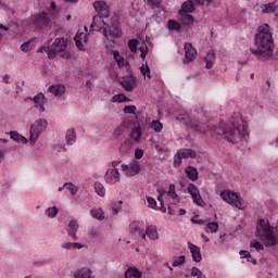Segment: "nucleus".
<instances>
[{"instance_id":"nucleus-1","label":"nucleus","mask_w":278,"mask_h":278,"mask_svg":"<svg viewBox=\"0 0 278 278\" xmlns=\"http://www.w3.org/2000/svg\"><path fill=\"white\" fill-rule=\"evenodd\" d=\"M254 45L256 49L250 48L252 55L263 61L273 58L275 41L268 24H263L257 28V34L254 36Z\"/></svg>"},{"instance_id":"nucleus-2","label":"nucleus","mask_w":278,"mask_h":278,"mask_svg":"<svg viewBox=\"0 0 278 278\" xmlns=\"http://www.w3.org/2000/svg\"><path fill=\"white\" fill-rule=\"evenodd\" d=\"M214 131L217 136H223L224 140L231 144H238L245 136H249L247 124L240 117L232 118L230 126L220 125L215 127Z\"/></svg>"},{"instance_id":"nucleus-3","label":"nucleus","mask_w":278,"mask_h":278,"mask_svg":"<svg viewBox=\"0 0 278 278\" xmlns=\"http://www.w3.org/2000/svg\"><path fill=\"white\" fill-rule=\"evenodd\" d=\"M93 8L99 15H94L92 18V23L90 25V31H100L108 38V29H110V25L103 21V18H110V7L103 0L93 2Z\"/></svg>"},{"instance_id":"nucleus-4","label":"nucleus","mask_w":278,"mask_h":278,"mask_svg":"<svg viewBox=\"0 0 278 278\" xmlns=\"http://www.w3.org/2000/svg\"><path fill=\"white\" fill-rule=\"evenodd\" d=\"M255 236L265 247H277L278 239L277 236L273 233V228H270L268 220L264 218L257 220Z\"/></svg>"},{"instance_id":"nucleus-5","label":"nucleus","mask_w":278,"mask_h":278,"mask_svg":"<svg viewBox=\"0 0 278 278\" xmlns=\"http://www.w3.org/2000/svg\"><path fill=\"white\" fill-rule=\"evenodd\" d=\"M68 49V39L61 37L56 38L51 46L48 48L49 60L55 59L58 53H61V58L65 60H71V52L66 51Z\"/></svg>"},{"instance_id":"nucleus-6","label":"nucleus","mask_w":278,"mask_h":278,"mask_svg":"<svg viewBox=\"0 0 278 278\" xmlns=\"http://www.w3.org/2000/svg\"><path fill=\"white\" fill-rule=\"evenodd\" d=\"M55 18V14L51 11H42L31 15L28 18V24L34 25L36 29H42V27H48L51 24V21Z\"/></svg>"},{"instance_id":"nucleus-7","label":"nucleus","mask_w":278,"mask_h":278,"mask_svg":"<svg viewBox=\"0 0 278 278\" xmlns=\"http://www.w3.org/2000/svg\"><path fill=\"white\" fill-rule=\"evenodd\" d=\"M49 123L45 118L37 119L31 126H30V144H36V140L40 138V135L45 129H47Z\"/></svg>"},{"instance_id":"nucleus-8","label":"nucleus","mask_w":278,"mask_h":278,"mask_svg":"<svg viewBox=\"0 0 278 278\" xmlns=\"http://www.w3.org/2000/svg\"><path fill=\"white\" fill-rule=\"evenodd\" d=\"M220 197H222L223 201H225L232 207H237V210H242V201L240 199V194H238L231 190H223L220 192Z\"/></svg>"},{"instance_id":"nucleus-9","label":"nucleus","mask_w":278,"mask_h":278,"mask_svg":"<svg viewBox=\"0 0 278 278\" xmlns=\"http://www.w3.org/2000/svg\"><path fill=\"white\" fill-rule=\"evenodd\" d=\"M129 233L132 238H142L147 240V233H144V226L140 222H134L129 225Z\"/></svg>"},{"instance_id":"nucleus-10","label":"nucleus","mask_w":278,"mask_h":278,"mask_svg":"<svg viewBox=\"0 0 278 278\" xmlns=\"http://www.w3.org/2000/svg\"><path fill=\"white\" fill-rule=\"evenodd\" d=\"M138 79L134 76V74L130 72L128 76L122 77L119 80L121 86L126 90V92H131L134 88H136Z\"/></svg>"},{"instance_id":"nucleus-11","label":"nucleus","mask_w":278,"mask_h":278,"mask_svg":"<svg viewBox=\"0 0 278 278\" xmlns=\"http://www.w3.org/2000/svg\"><path fill=\"white\" fill-rule=\"evenodd\" d=\"M187 191L192 197L193 203H195V205H199L200 207H203L205 205V201H203V198L199 192V188H197L194 184H189Z\"/></svg>"},{"instance_id":"nucleus-12","label":"nucleus","mask_w":278,"mask_h":278,"mask_svg":"<svg viewBox=\"0 0 278 278\" xmlns=\"http://www.w3.org/2000/svg\"><path fill=\"white\" fill-rule=\"evenodd\" d=\"M197 59V49L190 42L185 43V60L184 64H190V62H194Z\"/></svg>"},{"instance_id":"nucleus-13","label":"nucleus","mask_w":278,"mask_h":278,"mask_svg":"<svg viewBox=\"0 0 278 278\" xmlns=\"http://www.w3.org/2000/svg\"><path fill=\"white\" fill-rule=\"evenodd\" d=\"M104 179L106 184H118L121 181V173L118 172V168H111L105 173Z\"/></svg>"},{"instance_id":"nucleus-14","label":"nucleus","mask_w":278,"mask_h":278,"mask_svg":"<svg viewBox=\"0 0 278 278\" xmlns=\"http://www.w3.org/2000/svg\"><path fill=\"white\" fill-rule=\"evenodd\" d=\"M29 101H34L35 108L39 110V112H45V103H47V98L43 93H38L34 98L28 97Z\"/></svg>"},{"instance_id":"nucleus-15","label":"nucleus","mask_w":278,"mask_h":278,"mask_svg":"<svg viewBox=\"0 0 278 278\" xmlns=\"http://www.w3.org/2000/svg\"><path fill=\"white\" fill-rule=\"evenodd\" d=\"M188 249L191 253L192 260L193 262H201V260H203V256L201 255V248H199L198 245H194L191 242H188Z\"/></svg>"},{"instance_id":"nucleus-16","label":"nucleus","mask_w":278,"mask_h":278,"mask_svg":"<svg viewBox=\"0 0 278 278\" xmlns=\"http://www.w3.org/2000/svg\"><path fill=\"white\" fill-rule=\"evenodd\" d=\"M79 229V224L77 220L73 219L67 225V236L72 238V240H77V231Z\"/></svg>"},{"instance_id":"nucleus-17","label":"nucleus","mask_w":278,"mask_h":278,"mask_svg":"<svg viewBox=\"0 0 278 278\" xmlns=\"http://www.w3.org/2000/svg\"><path fill=\"white\" fill-rule=\"evenodd\" d=\"M178 21H180L182 25H194V16L184 11H178Z\"/></svg>"},{"instance_id":"nucleus-18","label":"nucleus","mask_w":278,"mask_h":278,"mask_svg":"<svg viewBox=\"0 0 278 278\" xmlns=\"http://www.w3.org/2000/svg\"><path fill=\"white\" fill-rule=\"evenodd\" d=\"M48 92H51L54 97H64V94H66V86L52 85L49 87Z\"/></svg>"},{"instance_id":"nucleus-19","label":"nucleus","mask_w":278,"mask_h":278,"mask_svg":"<svg viewBox=\"0 0 278 278\" xmlns=\"http://www.w3.org/2000/svg\"><path fill=\"white\" fill-rule=\"evenodd\" d=\"M141 170L140 163L138 161H134L129 165V170L126 172V177H136V175H139Z\"/></svg>"},{"instance_id":"nucleus-20","label":"nucleus","mask_w":278,"mask_h":278,"mask_svg":"<svg viewBox=\"0 0 278 278\" xmlns=\"http://www.w3.org/2000/svg\"><path fill=\"white\" fill-rule=\"evenodd\" d=\"M109 34L112 38H121V23L118 21L113 22L109 28Z\"/></svg>"},{"instance_id":"nucleus-21","label":"nucleus","mask_w":278,"mask_h":278,"mask_svg":"<svg viewBox=\"0 0 278 278\" xmlns=\"http://www.w3.org/2000/svg\"><path fill=\"white\" fill-rule=\"evenodd\" d=\"M185 173L190 181H197L199 179V170H197V168L193 166H187L185 168Z\"/></svg>"},{"instance_id":"nucleus-22","label":"nucleus","mask_w":278,"mask_h":278,"mask_svg":"<svg viewBox=\"0 0 278 278\" xmlns=\"http://www.w3.org/2000/svg\"><path fill=\"white\" fill-rule=\"evenodd\" d=\"M197 8H194V2L192 0H187L181 4L179 12H185L187 14H192Z\"/></svg>"},{"instance_id":"nucleus-23","label":"nucleus","mask_w":278,"mask_h":278,"mask_svg":"<svg viewBox=\"0 0 278 278\" xmlns=\"http://www.w3.org/2000/svg\"><path fill=\"white\" fill-rule=\"evenodd\" d=\"M177 152L182 160H188V157H191L192 160H194V157H197V151L192 149H180Z\"/></svg>"},{"instance_id":"nucleus-24","label":"nucleus","mask_w":278,"mask_h":278,"mask_svg":"<svg viewBox=\"0 0 278 278\" xmlns=\"http://www.w3.org/2000/svg\"><path fill=\"white\" fill-rule=\"evenodd\" d=\"M142 277V271L138 269L137 267H129L125 271V278H141Z\"/></svg>"},{"instance_id":"nucleus-25","label":"nucleus","mask_w":278,"mask_h":278,"mask_svg":"<svg viewBox=\"0 0 278 278\" xmlns=\"http://www.w3.org/2000/svg\"><path fill=\"white\" fill-rule=\"evenodd\" d=\"M204 60L206 62L205 68H212L214 66V60H216V53L214 50H210Z\"/></svg>"},{"instance_id":"nucleus-26","label":"nucleus","mask_w":278,"mask_h":278,"mask_svg":"<svg viewBox=\"0 0 278 278\" xmlns=\"http://www.w3.org/2000/svg\"><path fill=\"white\" fill-rule=\"evenodd\" d=\"M10 138H11V140H14V142H20L21 144H27V142H29V140H27V138H25L24 136H22L21 134L16 132V131H11Z\"/></svg>"},{"instance_id":"nucleus-27","label":"nucleus","mask_w":278,"mask_h":278,"mask_svg":"<svg viewBox=\"0 0 278 278\" xmlns=\"http://www.w3.org/2000/svg\"><path fill=\"white\" fill-rule=\"evenodd\" d=\"M146 236H148V238H150V240H157L159 235H157V227L155 226H148L146 228Z\"/></svg>"},{"instance_id":"nucleus-28","label":"nucleus","mask_w":278,"mask_h":278,"mask_svg":"<svg viewBox=\"0 0 278 278\" xmlns=\"http://www.w3.org/2000/svg\"><path fill=\"white\" fill-rule=\"evenodd\" d=\"M187 127H190V129H193L194 131H205V126L199 122H187Z\"/></svg>"},{"instance_id":"nucleus-29","label":"nucleus","mask_w":278,"mask_h":278,"mask_svg":"<svg viewBox=\"0 0 278 278\" xmlns=\"http://www.w3.org/2000/svg\"><path fill=\"white\" fill-rule=\"evenodd\" d=\"M262 11L264 14H273L277 11V4L275 2H269L262 7Z\"/></svg>"},{"instance_id":"nucleus-30","label":"nucleus","mask_w":278,"mask_h":278,"mask_svg":"<svg viewBox=\"0 0 278 278\" xmlns=\"http://www.w3.org/2000/svg\"><path fill=\"white\" fill-rule=\"evenodd\" d=\"M167 27L169 31H180L181 30V24L175 20H168Z\"/></svg>"},{"instance_id":"nucleus-31","label":"nucleus","mask_w":278,"mask_h":278,"mask_svg":"<svg viewBox=\"0 0 278 278\" xmlns=\"http://www.w3.org/2000/svg\"><path fill=\"white\" fill-rule=\"evenodd\" d=\"M90 215L92 216V218H96V220H104L105 219V215L103 213V210H101V208L91 210Z\"/></svg>"},{"instance_id":"nucleus-32","label":"nucleus","mask_w":278,"mask_h":278,"mask_svg":"<svg viewBox=\"0 0 278 278\" xmlns=\"http://www.w3.org/2000/svg\"><path fill=\"white\" fill-rule=\"evenodd\" d=\"M130 138H132L136 142H140L142 138V131H140V126L134 127L130 132Z\"/></svg>"},{"instance_id":"nucleus-33","label":"nucleus","mask_w":278,"mask_h":278,"mask_svg":"<svg viewBox=\"0 0 278 278\" xmlns=\"http://www.w3.org/2000/svg\"><path fill=\"white\" fill-rule=\"evenodd\" d=\"M81 36H84V33H77L74 37V41L79 51H86V47H84V42H81Z\"/></svg>"},{"instance_id":"nucleus-34","label":"nucleus","mask_w":278,"mask_h":278,"mask_svg":"<svg viewBox=\"0 0 278 278\" xmlns=\"http://www.w3.org/2000/svg\"><path fill=\"white\" fill-rule=\"evenodd\" d=\"M93 186L99 197H105V187L103 186V184L96 181Z\"/></svg>"},{"instance_id":"nucleus-35","label":"nucleus","mask_w":278,"mask_h":278,"mask_svg":"<svg viewBox=\"0 0 278 278\" xmlns=\"http://www.w3.org/2000/svg\"><path fill=\"white\" fill-rule=\"evenodd\" d=\"M65 138H66L67 144H73V142H75V140H77V136L75 135V130L74 129L67 130L66 135H65Z\"/></svg>"},{"instance_id":"nucleus-36","label":"nucleus","mask_w":278,"mask_h":278,"mask_svg":"<svg viewBox=\"0 0 278 278\" xmlns=\"http://www.w3.org/2000/svg\"><path fill=\"white\" fill-rule=\"evenodd\" d=\"M206 232H211V233H216V231H218V223L216 222H211L208 224H206V228H205Z\"/></svg>"},{"instance_id":"nucleus-37","label":"nucleus","mask_w":278,"mask_h":278,"mask_svg":"<svg viewBox=\"0 0 278 278\" xmlns=\"http://www.w3.org/2000/svg\"><path fill=\"white\" fill-rule=\"evenodd\" d=\"M64 188H66V190H70L73 197H75V194H77V192L79 191V188H77V186H75L73 182H65Z\"/></svg>"},{"instance_id":"nucleus-38","label":"nucleus","mask_w":278,"mask_h":278,"mask_svg":"<svg viewBox=\"0 0 278 278\" xmlns=\"http://www.w3.org/2000/svg\"><path fill=\"white\" fill-rule=\"evenodd\" d=\"M184 264H186V256H185V255H180V256H178V257H176V258L174 260L172 266H173L174 268H177V266H181V265H184Z\"/></svg>"},{"instance_id":"nucleus-39","label":"nucleus","mask_w":278,"mask_h":278,"mask_svg":"<svg viewBox=\"0 0 278 278\" xmlns=\"http://www.w3.org/2000/svg\"><path fill=\"white\" fill-rule=\"evenodd\" d=\"M58 207H49L46 210V215L48 216V218H55L58 216Z\"/></svg>"},{"instance_id":"nucleus-40","label":"nucleus","mask_w":278,"mask_h":278,"mask_svg":"<svg viewBox=\"0 0 278 278\" xmlns=\"http://www.w3.org/2000/svg\"><path fill=\"white\" fill-rule=\"evenodd\" d=\"M128 47L131 53H136V51H138V39H130L128 41Z\"/></svg>"},{"instance_id":"nucleus-41","label":"nucleus","mask_w":278,"mask_h":278,"mask_svg":"<svg viewBox=\"0 0 278 278\" xmlns=\"http://www.w3.org/2000/svg\"><path fill=\"white\" fill-rule=\"evenodd\" d=\"M151 128L156 132L160 134V131H162V129L164 128V126L162 125V123H160V121H153Z\"/></svg>"},{"instance_id":"nucleus-42","label":"nucleus","mask_w":278,"mask_h":278,"mask_svg":"<svg viewBox=\"0 0 278 278\" xmlns=\"http://www.w3.org/2000/svg\"><path fill=\"white\" fill-rule=\"evenodd\" d=\"M140 72L141 74H143V76H147L148 79H151V68L149 67V65L146 63V65H142L140 67Z\"/></svg>"},{"instance_id":"nucleus-43","label":"nucleus","mask_w":278,"mask_h":278,"mask_svg":"<svg viewBox=\"0 0 278 278\" xmlns=\"http://www.w3.org/2000/svg\"><path fill=\"white\" fill-rule=\"evenodd\" d=\"M168 197L173 198V199H178L179 195L177 194V191L175 190V185L170 184L169 185V189L167 191Z\"/></svg>"},{"instance_id":"nucleus-44","label":"nucleus","mask_w":278,"mask_h":278,"mask_svg":"<svg viewBox=\"0 0 278 278\" xmlns=\"http://www.w3.org/2000/svg\"><path fill=\"white\" fill-rule=\"evenodd\" d=\"M250 247L252 249H255L256 251H264V244L260 243V241L256 240L251 241Z\"/></svg>"},{"instance_id":"nucleus-45","label":"nucleus","mask_w":278,"mask_h":278,"mask_svg":"<svg viewBox=\"0 0 278 278\" xmlns=\"http://www.w3.org/2000/svg\"><path fill=\"white\" fill-rule=\"evenodd\" d=\"M181 160H184L180 155H179V152H177L175 155H174V168H179V166H181Z\"/></svg>"},{"instance_id":"nucleus-46","label":"nucleus","mask_w":278,"mask_h":278,"mask_svg":"<svg viewBox=\"0 0 278 278\" xmlns=\"http://www.w3.org/2000/svg\"><path fill=\"white\" fill-rule=\"evenodd\" d=\"M124 99H125L124 93L115 94L112 97V102L113 103H124Z\"/></svg>"},{"instance_id":"nucleus-47","label":"nucleus","mask_w":278,"mask_h":278,"mask_svg":"<svg viewBox=\"0 0 278 278\" xmlns=\"http://www.w3.org/2000/svg\"><path fill=\"white\" fill-rule=\"evenodd\" d=\"M147 201L149 207H151L152 210H157V201H155V199L148 197Z\"/></svg>"},{"instance_id":"nucleus-48","label":"nucleus","mask_w":278,"mask_h":278,"mask_svg":"<svg viewBox=\"0 0 278 278\" xmlns=\"http://www.w3.org/2000/svg\"><path fill=\"white\" fill-rule=\"evenodd\" d=\"M136 105H126L124 108V114H136Z\"/></svg>"},{"instance_id":"nucleus-49","label":"nucleus","mask_w":278,"mask_h":278,"mask_svg":"<svg viewBox=\"0 0 278 278\" xmlns=\"http://www.w3.org/2000/svg\"><path fill=\"white\" fill-rule=\"evenodd\" d=\"M148 5L152 8V10H155V8H160L162 5V0H151L150 2H147Z\"/></svg>"},{"instance_id":"nucleus-50","label":"nucleus","mask_w":278,"mask_h":278,"mask_svg":"<svg viewBox=\"0 0 278 278\" xmlns=\"http://www.w3.org/2000/svg\"><path fill=\"white\" fill-rule=\"evenodd\" d=\"M21 50H22L24 53H28V51H31V42L26 41V42L22 43Z\"/></svg>"},{"instance_id":"nucleus-51","label":"nucleus","mask_w":278,"mask_h":278,"mask_svg":"<svg viewBox=\"0 0 278 278\" xmlns=\"http://www.w3.org/2000/svg\"><path fill=\"white\" fill-rule=\"evenodd\" d=\"M125 132V125H121L118 126L115 131H114V137L118 138V136H123V134Z\"/></svg>"},{"instance_id":"nucleus-52","label":"nucleus","mask_w":278,"mask_h":278,"mask_svg":"<svg viewBox=\"0 0 278 278\" xmlns=\"http://www.w3.org/2000/svg\"><path fill=\"white\" fill-rule=\"evenodd\" d=\"M113 58L117 62V64H121L122 60H125V58L121 55V52H118V50L113 51Z\"/></svg>"},{"instance_id":"nucleus-53","label":"nucleus","mask_w":278,"mask_h":278,"mask_svg":"<svg viewBox=\"0 0 278 278\" xmlns=\"http://www.w3.org/2000/svg\"><path fill=\"white\" fill-rule=\"evenodd\" d=\"M139 51L141 52L140 58L144 60V58H147V54L149 53V47L142 46L139 48Z\"/></svg>"},{"instance_id":"nucleus-54","label":"nucleus","mask_w":278,"mask_h":278,"mask_svg":"<svg viewBox=\"0 0 278 278\" xmlns=\"http://www.w3.org/2000/svg\"><path fill=\"white\" fill-rule=\"evenodd\" d=\"M144 156V150L137 148L135 150V157L136 160H142V157Z\"/></svg>"},{"instance_id":"nucleus-55","label":"nucleus","mask_w":278,"mask_h":278,"mask_svg":"<svg viewBox=\"0 0 278 278\" xmlns=\"http://www.w3.org/2000/svg\"><path fill=\"white\" fill-rule=\"evenodd\" d=\"M195 112L198 114H207V111H205V105L204 104H199L197 108H195Z\"/></svg>"},{"instance_id":"nucleus-56","label":"nucleus","mask_w":278,"mask_h":278,"mask_svg":"<svg viewBox=\"0 0 278 278\" xmlns=\"http://www.w3.org/2000/svg\"><path fill=\"white\" fill-rule=\"evenodd\" d=\"M201 274H203V271H201V269H199L198 267L191 268V277H199Z\"/></svg>"},{"instance_id":"nucleus-57","label":"nucleus","mask_w":278,"mask_h":278,"mask_svg":"<svg viewBox=\"0 0 278 278\" xmlns=\"http://www.w3.org/2000/svg\"><path fill=\"white\" fill-rule=\"evenodd\" d=\"M127 151H129V142H125L119 148V153H122V154L127 153Z\"/></svg>"},{"instance_id":"nucleus-58","label":"nucleus","mask_w":278,"mask_h":278,"mask_svg":"<svg viewBox=\"0 0 278 278\" xmlns=\"http://www.w3.org/2000/svg\"><path fill=\"white\" fill-rule=\"evenodd\" d=\"M157 201H160V210L163 212V214H166V208L164 207V200L162 199V195H157Z\"/></svg>"},{"instance_id":"nucleus-59","label":"nucleus","mask_w":278,"mask_h":278,"mask_svg":"<svg viewBox=\"0 0 278 278\" xmlns=\"http://www.w3.org/2000/svg\"><path fill=\"white\" fill-rule=\"evenodd\" d=\"M240 255L242 260H248V257H251V253L249 251L241 250Z\"/></svg>"},{"instance_id":"nucleus-60","label":"nucleus","mask_w":278,"mask_h":278,"mask_svg":"<svg viewBox=\"0 0 278 278\" xmlns=\"http://www.w3.org/2000/svg\"><path fill=\"white\" fill-rule=\"evenodd\" d=\"M119 68H122V66H127L129 68V61L127 60H122L121 63H117Z\"/></svg>"},{"instance_id":"nucleus-61","label":"nucleus","mask_w":278,"mask_h":278,"mask_svg":"<svg viewBox=\"0 0 278 278\" xmlns=\"http://www.w3.org/2000/svg\"><path fill=\"white\" fill-rule=\"evenodd\" d=\"M151 20H152V21H155L156 23H160V21H162V17H160V15H157V14H153V15L151 16Z\"/></svg>"},{"instance_id":"nucleus-62","label":"nucleus","mask_w":278,"mask_h":278,"mask_svg":"<svg viewBox=\"0 0 278 278\" xmlns=\"http://www.w3.org/2000/svg\"><path fill=\"white\" fill-rule=\"evenodd\" d=\"M43 51H46V53L49 55V47H40L38 49V53H42Z\"/></svg>"},{"instance_id":"nucleus-63","label":"nucleus","mask_w":278,"mask_h":278,"mask_svg":"<svg viewBox=\"0 0 278 278\" xmlns=\"http://www.w3.org/2000/svg\"><path fill=\"white\" fill-rule=\"evenodd\" d=\"M63 249L70 250L73 249V242H67L62 245Z\"/></svg>"},{"instance_id":"nucleus-64","label":"nucleus","mask_w":278,"mask_h":278,"mask_svg":"<svg viewBox=\"0 0 278 278\" xmlns=\"http://www.w3.org/2000/svg\"><path fill=\"white\" fill-rule=\"evenodd\" d=\"M73 249H84L81 243H73Z\"/></svg>"}]
</instances>
